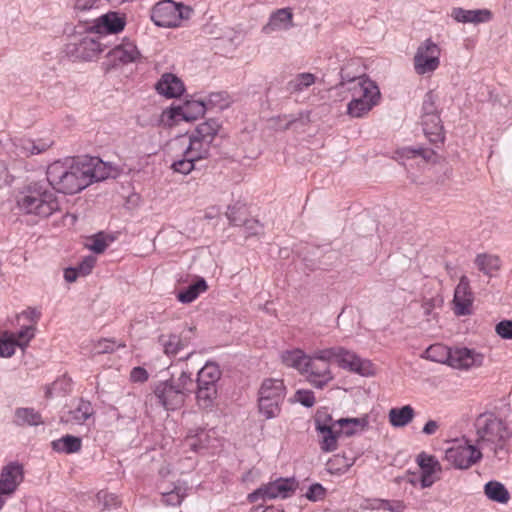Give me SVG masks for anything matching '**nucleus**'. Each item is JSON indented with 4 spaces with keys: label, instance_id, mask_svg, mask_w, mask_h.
Masks as SVG:
<instances>
[{
    "label": "nucleus",
    "instance_id": "nucleus-1",
    "mask_svg": "<svg viewBox=\"0 0 512 512\" xmlns=\"http://www.w3.org/2000/svg\"><path fill=\"white\" fill-rule=\"evenodd\" d=\"M16 204L22 213L43 218L59 210L58 199L45 181H33L25 185L16 196Z\"/></svg>",
    "mask_w": 512,
    "mask_h": 512
},
{
    "label": "nucleus",
    "instance_id": "nucleus-2",
    "mask_svg": "<svg viewBox=\"0 0 512 512\" xmlns=\"http://www.w3.org/2000/svg\"><path fill=\"white\" fill-rule=\"evenodd\" d=\"M47 184L53 190L63 194H75L89 186L81 158L70 162L56 161L47 168Z\"/></svg>",
    "mask_w": 512,
    "mask_h": 512
},
{
    "label": "nucleus",
    "instance_id": "nucleus-3",
    "mask_svg": "<svg viewBox=\"0 0 512 512\" xmlns=\"http://www.w3.org/2000/svg\"><path fill=\"white\" fill-rule=\"evenodd\" d=\"M476 430L475 443L478 448L490 451L498 457L503 451L510 433L502 418L492 412L480 414L474 423Z\"/></svg>",
    "mask_w": 512,
    "mask_h": 512
},
{
    "label": "nucleus",
    "instance_id": "nucleus-4",
    "mask_svg": "<svg viewBox=\"0 0 512 512\" xmlns=\"http://www.w3.org/2000/svg\"><path fill=\"white\" fill-rule=\"evenodd\" d=\"M355 84L348 87L352 92V99L347 105V113L352 117H362L368 113L379 101L380 90L375 82L368 78H353Z\"/></svg>",
    "mask_w": 512,
    "mask_h": 512
},
{
    "label": "nucleus",
    "instance_id": "nucleus-5",
    "mask_svg": "<svg viewBox=\"0 0 512 512\" xmlns=\"http://www.w3.org/2000/svg\"><path fill=\"white\" fill-rule=\"evenodd\" d=\"M107 44L103 42V36L94 33L75 35L63 47V53L73 61H92L104 51Z\"/></svg>",
    "mask_w": 512,
    "mask_h": 512
},
{
    "label": "nucleus",
    "instance_id": "nucleus-6",
    "mask_svg": "<svg viewBox=\"0 0 512 512\" xmlns=\"http://www.w3.org/2000/svg\"><path fill=\"white\" fill-rule=\"evenodd\" d=\"M286 396L283 380L264 379L258 391L259 412L266 418H276L281 412V404Z\"/></svg>",
    "mask_w": 512,
    "mask_h": 512
},
{
    "label": "nucleus",
    "instance_id": "nucleus-7",
    "mask_svg": "<svg viewBox=\"0 0 512 512\" xmlns=\"http://www.w3.org/2000/svg\"><path fill=\"white\" fill-rule=\"evenodd\" d=\"M193 13L191 7L173 0H162L151 10V20L155 25L164 28H174L188 20Z\"/></svg>",
    "mask_w": 512,
    "mask_h": 512
},
{
    "label": "nucleus",
    "instance_id": "nucleus-8",
    "mask_svg": "<svg viewBox=\"0 0 512 512\" xmlns=\"http://www.w3.org/2000/svg\"><path fill=\"white\" fill-rule=\"evenodd\" d=\"M441 50L431 39L422 42L414 55V70L418 75L434 72L440 65Z\"/></svg>",
    "mask_w": 512,
    "mask_h": 512
},
{
    "label": "nucleus",
    "instance_id": "nucleus-9",
    "mask_svg": "<svg viewBox=\"0 0 512 512\" xmlns=\"http://www.w3.org/2000/svg\"><path fill=\"white\" fill-rule=\"evenodd\" d=\"M482 449L478 445L458 444L446 450V460L457 469H468L482 458Z\"/></svg>",
    "mask_w": 512,
    "mask_h": 512
},
{
    "label": "nucleus",
    "instance_id": "nucleus-10",
    "mask_svg": "<svg viewBox=\"0 0 512 512\" xmlns=\"http://www.w3.org/2000/svg\"><path fill=\"white\" fill-rule=\"evenodd\" d=\"M298 483L294 478H279L273 482L262 485L248 495L249 502H256L258 499H274L276 497L288 498L297 488Z\"/></svg>",
    "mask_w": 512,
    "mask_h": 512
},
{
    "label": "nucleus",
    "instance_id": "nucleus-11",
    "mask_svg": "<svg viewBox=\"0 0 512 512\" xmlns=\"http://www.w3.org/2000/svg\"><path fill=\"white\" fill-rule=\"evenodd\" d=\"M126 25V18L118 12L110 11L94 19L85 28L86 32L103 36L107 34H117L121 32Z\"/></svg>",
    "mask_w": 512,
    "mask_h": 512
},
{
    "label": "nucleus",
    "instance_id": "nucleus-12",
    "mask_svg": "<svg viewBox=\"0 0 512 512\" xmlns=\"http://www.w3.org/2000/svg\"><path fill=\"white\" fill-rule=\"evenodd\" d=\"M106 58L108 65L114 68L137 63L141 61L142 55L133 41L123 39L121 43L108 51Z\"/></svg>",
    "mask_w": 512,
    "mask_h": 512
},
{
    "label": "nucleus",
    "instance_id": "nucleus-13",
    "mask_svg": "<svg viewBox=\"0 0 512 512\" xmlns=\"http://www.w3.org/2000/svg\"><path fill=\"white\" fill-rule=\"evenodd\" d=\"M158 403L166 410H175L180 408L186 399L184 392L175 387L170 380L158 382L153 390Z\"/></svg>",
    "mask_w": 512,
    "mask_h": 512
},
{
    "label": "nucleus",
    "instance_id": "nucleus-14",
    "mask_svg": "<svg viewBox=\"0 0 512 512\" xmlns=\"http://www.w3.org/2000/svg\"><path fill=\"white\" fill-rule=\"evenodd\" d=\"M302 374H305L308 382L318 389H322L333 379L330 365L314 359L312 355H308Z\"/></svg>",
    "mask_w": 512,
    "mask_h": 512
},
{
    "label": "nucleus",
    "instance_id": "nucleus-15",
    "mask_svg": "<svg viewBox=\"0 0 512 512\" xmlns=\"http://www.w3.org/2000/svg\"><path fill=\"white\" fill-rule=\"evenodd\" d=\"M24 479V468L19 462H10L0 473V495H12Z\"/></svg>",
    "mask_w": 512,
    "mask_h": 512
},
{
    "label": "nucleus",
    "instance_id": "nucleus-16",
    "mask_svg": "<svg viewBox=\"0 0 512 512\" xmlns=\"http://www.w3.org/2000/svg\"><path fill=\"white\" fill-rule=\"evenodd\" d=\"M474 301L473 293L470 289L469 279L462 276L454 291V313L457 316H466L472 313V304Z\"/></svg>",
    "mask_w": 512,
    "mask_h": 512
},
{
    "label": "nucleus",
    "instance_id": "nucleus-17",
    "mask_svg": "<svg viewBox=\"0 0 512 512\" xmlns=\"http://www.w3.org/2000/svg\"><path fill=\"white\" fill-rule=\"evenodd\" d=\"M81 162L86 178L90 179L89 185L93 182L103 181L112 176V165L103 162L98 157L82 156Z\"/></svg>",
    "mask_w": 512,
    "mask_h": 512
},
{
    "label": "nucleus",
    "instance_id": "nucleus-18",
    "mask_svg": "<svg viewBox=\"0 0 512 512\" xmlns=\"http://www.w3.org/2000/svg\"><path fill=\"white\" fill-rule=\"evenodd\" d=\"M341 356L338 357L337 363L342 369L349 370L361 376H370L373 374L372 363L369 360L360 358L354 352L342 347Z\"/></svg>",
    "mask_w": 512,
    "mask_h": 512
},
{
    "label": "nucleus",
    "instance_id": "nucleus-19",
    "mask_svg": "<svg viewBox=\"0 0 512 512\" xmlns=\"http://www.w3.org/2000/svg\"><path fill=\"white\" fill-rule=\"evenodd\" d=\"M483 355L468 348L449 349L448 365L456 369H469L480 366Z\"/></svg>",
    "mask_w": 512,
    "mask_h": 512
},
{
    "label": "nucleus",
    "instance_id": "nucleus-20",
    "mask_svg": "<svg viewBox=\"0 0 512 512\" xmlns=\"http://www.w3.org/2000/svg\"><path fill=\"white\" fill-rule=\"evenodd\" d=\"M416 462L422 471L420 479L421 487H431L436 481L434 474L441 472V465L439 461L436 459L435 456L429 455L425 452H421L420 454H418Z\"/></svg>",
    "mask_w": 512,
    "mask_h": 512
},
{
    "label": "nucleus",
    "instance_id": "nucleus-21",
    "mask_svg": "<svg viewBox=\"0 0 512 512\" xmlns=\"http://www.w3.org/2000/svg\"><path fill=\"white\" fill-rule=\"evenodd\" d=\"M94 413L91 402L80 399L75 408L70 409L61 416L60 422L67 425H82L89 418L93 417Z\"/></svg>",
    "mask_w": 512,
    "mask_h": 512
},
{
    "label": "nucleus",
    "instance_id": "nucleus-22",
    "mask_svg": "<svg viewBox=\"0 0 512 512\" xmlns=\"http://www.w3.org/2000/svg\"><path fill=\"white\" fill-rule=\"evenodd\" d=\"M294 26L293 13L290 8H282L273 12L262 31L265 34H271L275 31L288 30Z\"/></svg>",
    "mask_w": 512,
    "mask_h": 512
},
{
    "label": "nucleus",
    "instance_id": "nucleus-23",
    "mask_svg": "<svg viewBox=\"0 0 512 512\" xmlns=\"http://www.w3.org/2000/svg\"><path fill=\"white\" fill-rule=\"evenodd\" d=\"M155 89L167 98L179 97L185 90L182 80L172 73L163 74L156 83Z\"/></svg>",
    "mask_w": 512,
    "mask_h": 512
},
{
    "label": "nucleus",
    "instance_id": "nucleus-24",
    "mask_svg": "<svg viewBox=\"0 0 512 512\" xmlns=\"http://www.w3.org/2000/svg\"><path fill=\"white\" fill-rule=\"evenodd\" d=\"M451 17L460 23L480 24L489 22L492 12L488 9L466 10L458 7L452 10Z\"/></svg>",
    "mask_w": 512,
    "mask_h": 512
},
{
    "label": "nucleus",
    "instance_id": "nucleus-25",
    "mask_svg": "<svg viewBox=\"0 0 512 512\" xmlns=\"http://www.w3.org/2000/svg\"><path fill=\"white\" fill-rule=\"evenodd\" d=\"M206 111V105L203 101H187L183 106L172 108L171 117H181L185 121H193L203 116Z\"/></svg>",
    "mask_w": 512,
    "mask_h": 512
},
{
    "label": "nucleus",
    "instance_id": "nucleus-26",
    "mask_svg": "<svg viewBox=\"0 0 512 512\" xmlns=\"http://www.w3.org/2000/svg\"><path fill=\"white\" fill-rule=\"evenodd\" d=\"M190 340L191 337L184 334H162L158 337V342L167 356H175L180 350L189 345Z\"/></svg>",
    "mask_w": 512,
    "mask_h": 512
},
{
    "label": "nucleus",
    "instance_id": "nucleus-27",
    "mask_svg": "<svg viewBox=\"0 0 512 512\" xmlns=\"http://www.w3.org/2000/svg\"><path fill=\"white\" fill-rule=\"evenodd\" d=\"M425 136L431 143H442L444 140L443 125L440 115L421 116Z\"/></svg>",
    "mask_w": 512,
    "mask_h": 512
},
{
    "label": "nucleus",
    "instance_id": "nucleus-28",
    "mask_svg": "<svg viewBox=\"0 0 512 512\" xmlns=\"http://www.w3.org/2000/svg\"><path fill=\"white\" fill-rule=\"evenodd\" d=\"M52 144V141H46L41 139L37 141H33L31 139H19L15 143V146L20 155L28 157L46 151L48 148L52 146Z\"/></svg>",
    "mask_w": 512,
    "mask_h": 512
},
{
    "label": "nucleus",
    "instance_id": "nucleus-29",
    "mask_svg": "<svg viewBox=\"0 0 512 512\" xmlns=\"http://www.w3.org/2000/svg\"><path fill=\"white\" fill-rule=\"evenodd\" d=\"M51 446L52 449L56 452L73 454L81 450L82 440L80 437L67 434L57 440L52 441Z\"/></svg>",
    "mask_w": 512,
    "mask_h": 512
},
{
    "label": "nucleus",
    "instance_id": "nucleus-30",
    "mask_svg": "<svg viewBox=\"0 0 512 512\" xmlns=\"http://www.w3.org/2000/svg\"><path fill=\"white\" fill-rule=\"evenodd\" d=\"M415 416V411L412 406L405 405L400 408H392L389 411L388 417L393 427H405L412 422Z\"/></svg>",
    "mask_w": 512,
    "mask_h": 512
},
{
    "label": "nucleus",
    "instance_id": "nucleus-31",
    "mask_svg": "<svg viewBox=\"0 0 512 512\" xmlns=\"http://www.w3.org/2000/svg\"><path fill=\"white\" fill-rule=\"evenodd\" d=\"M14 423L17 426H38L43 423L41 414L33 408H17L14 413Z\"/></svg>",
    "mask_w": 512,
    "mask_h": 512
},
{
    "label": "nucleus",
    "instance_id": "nucleus-32",
    "mask_svg": "<svg viewBox=\"0 0 512 512\" xmlns=\"http://www.w3.org/2000/svg\"><path fill=\"white\" fill-rule=\"evenodd\" d=\"M336 423L340 426L341 432L350 437L358 431L365 430L369 422L368 417L365 416L360 418H341Z\"/></svg>",
    "mask_w": 512,
    "mask_h": 512
},
{
    "label": "nucleus",
    "instance_id": "nucleus-33",
    "mask_svg": "<svg viewBox=\"0 0 512 512\" xmlns=\"http://www.w3.org/2000/svg\"><path fill=\"white\" fill-rule=\"evenodd\" d=\"M208 289L207 282L204 278L199 277L197 281L191 285H189L186 289L180 291L177 294V299L181 303H191L193 302L201 293L205 292Z\"/></svg>",
    "mask_w": 512,
    "mask_h": 512
},
{
    "label": "nucleus",
    "instance_id": "nucleus-34",
    "mask_svg": "<svg viewBox=\"0 0 512 512\" xmlns=\"http://www.w3.org/2000/svg\"><path fill=\"white\" fill-rule=\"evenodd\" d=\"M484 493L488 499L505 504L510 499V494L506 487L498 481H489L484 486Z\"/></svg>",
    "mask_w": 512,
    "mask_h": 512
},
{
    "label": "nucleus",
    "instance_id": "nucleus-35",
    "mask_svg": "<svg viewBox=\"0 0 512 512\" xmlns=\"http://www.w3.org/2000/svg\"><path fill=\"white\" fill-rule=\"evenodd\" d=\"M478 269L487 276H493L500 269L501 261L498 256L490 254H479L475 259Z\"/></svg>",
    "mask_w": 512,
    "mask_h": 512
},
{
    "label": "nucleus",
    "instance_id": "nucleus-36",
    "mask_svg": "<svg viewBox=\"0 0 512 512\" xmlns=\"http://www.w3.org/2000/svg\"><path fill=\"white\" fill-rule=\"evenodd\" d=\"M316 77L312 73H300L291 79L287 85L286 90L291 93H300L315 83Z\"/></svg>",
    "mask_w": 512,
    "mask_h": 512
},
{
    "label": "nucleus",
    "instance_id": "nucleus-37",
    "mask_svg": "<svg viewBox=\"0 0 512 512\" xmlns=\"http://www.w3.org/2000/svg\"><path fill=\"white\" fill-rule=\"evenodd\" d=\"M306 355L302 350L295 349L291 351H285L281 354L282 362L289 367L297 369L301 374L305 366Z\"/></svg>",
    "mask_w": 512,
    "mask_h": 512
},
{
    "label": "nucleus",
    "instance_id": "nucleus-38",
    "mask_svg": "<svg viewBox=\"0 0 512 512\" xmlns=\"http://www.w3.org/2000/svg\"><path fill=\"white\" fill-rule=\"evenodd\" d=\"M195 396L197 405L200 409L211 410L216 403L218 389H211L210 387H208V389H196Z\"/></svg>",
    "mask_w": 512,
    "mask_h": 512
},
{
    "label": "nucleus",
    "instance_id": "nucleus-39",
    "mask_svg": "<svg viewBox=\"0 0 512 512\" xmlns=\"http://www.w3.org/2000/svg\"><path fill=\"white\" fill-rule=\"evenodd\" d=\"M317 432L322 435L320 448L323 452H332L337 449L338 438L342 434L341 430L336 431L334 430V427H331L324 429L322 428V430Z\"/></svg>",
    "mask_w": 512,
    "mask_h": 512
},
{
    "label": "nucleus",
    "instance_id": "nucleus-40",
    "mask_svg": "<svg viewBox=\"0 0 512 512\" xmlns=\"http://www.w3.org/2000/svg\"><path fill=\"white\" fill-rule=\"evenodd\" d=\"M219 127L220 125L217 120L209 119L199 124L191 135H194L200 139H204L206 142L212 143L219 130Z\"/></svg>",
    "mask_w": 512,
    "mask_h": 512
},
{
    "label": "nucleus",
    "instance_id": "nucleus-41",
    "mask_svg": "<svg viewBox=\"0 0 512 512\" xmlns=\"http://www.w3.org/2000/svg\"><path fill=\"white\" fill-rule=\"evenodd\" d=\"M114 238L104 232H99L87 239L86 247L96 254L103 253Z\"/></svg>",
    "mask_w": 512,
    "mask_h": 512
},
{
    "label": "nucleus",
    "instance_id": "nucleus-42",
    "mask_svg": "<svg viewBox=\"0 0 512 512\" xmlns=\"http://www.w3.org/2000/svg\"><path fill=\"white\" fill-rule=\"evenodd\" d=\"M353 464V459L337 454L327 462V470L331 474H342L347 472Z\"/></svg>",
    "mask_w": 512,
    "mask_h": 512
},
{
    "label": "nucleus",
    "instance_id": "nucleus-43",
    "mask_svg": "<svg viewBox=\"0 0 512 512\" xmlns=\"http://www.w3.org/2000/svg\"><path fill=\"white\" fill-rule=\"evenodd\" d=\"M168 380H170V382L173 383L177 389L182 390L186 397L191 393V386L193 384L191 372L182 370L177 377L172 375Z\"/></svg>",
    "mask_w": 512,
    "mask_h": 512
},
{
    "label": "nucleus",
    "instance_id": "nucleus-44",
    "mask_svg": "<svg viewBox=\"0 0 512 512\" xmlns=\"http://www.w3.org/2000/svg\"><path fill=\"white\" fill-rule=\"evenodd\" d=\"M424 357L433 362L447 363L449 357V349L443 345H431L424 352Z\"/></svg>",
    "mask_w": 512,
    "mask_h": 512
},
{
    "label": "nucleus",
    "instance_id": "nucleus-45",
    "mask_svg": "<svg viewBox=\"0 0 512 512\" xmlns=\"http://www.w3.org/2000/svg\"><path fill=\"white\" fill-rule=\"evenodd\" d=\"M221 375L222 372L219 366L214 362H207L205 366L202 367L197 374V376H199L200 378H203L215 384L218 383V381L221 378Z\"/></svg>",
    "mask_w": 512,
    "mask_h": 512
},
{
    "label": "nucleus",
    "instance_id": "nucleus-46",
    "mask_svg": "<svg viewBox=\"0 0 512 512\" xmlns=\"http://www.w3.org/2000/svg\"><path fill=\"white\" fill-rule=\"evenodd\" d=\"M342 352V347L336 346V347H330L326 349H321L315 351L312 356L314 359L320 361V362H326L330 365V362L332 360H335L337 362L338 357L341 356L340 353Z\"/></svg>",
    "mask_w": 512,
    "mask_h": 512
},
{
    "label": "nucleus",
    "instance_id": "nucleus-47",
    "mask_svg": "<svg viewBox=\"0 0 512 512\" xmlns=\"http://www.w3.org/2000/svg\"><path fill=\"white\" fill-rule=\"evenodd\" d=\"M332 421H333L332 416L327 411V409L322 408V409L317 410L315 418H314L316 431H320V430H322V428L324 429V428L334 427V425L337 423H336V421L335 422H332Z\"/></svg>",
    "mask_w": 512,
    "mask_h": 512
},
{
    "label": "nucleus",
    "instance_id": "nucleus-48",
    "mask_svg": "<svg viewBox=\"0 0 512 512\" xmlns=\"http://www.w3.org/2000/svg\"><path fill=\"white\" fill-rule=\"evenodd\" d=\"M436 101L437 95L433 91L425 94L422 104V116L439 115Z\"/></svg>",
    "mask_w": 512,
    "mask_h": 512
},
{
    "label": "nucleus",
    "instance_id": "nucleus-49",
    "mask_svg": "<svg viewBox=\"0 0 512 512\" xmlns=\"http://www.w3.org/2000/svg\"><path fill=\"white\" fill-rule=\"evenodd\" d=\"M289 401L291 403H300L304 407L310 408L315 404V396L311 390L299 389Z\"/></svg>",
    "mask_w": 512,
    "mask_h": 512
},
{
    "label": "nucleus",
    "instance_id": "nucleus-50",
    "mask_svg": "<svg viewBox=\"0 0 512 512\" xmlns=\"http://www.w3.org/2000/svg\"><path fill=\"white\" fill-rule=\"evenodd\" d=\"M97 501L102 504L103 509L116 508L121 503L117 495L104 490L97 493Z\"/></svg>",
    "mask_w": 512,
    "mask_h": 512
},
{
    "label": "nucleus",
    "instance_id": "nucleus-51",
    "mask_svg": "<svg viewBox=\"0 0 512 512\" xmlns=\"http://www.w3.org/2000/svg\"><path fill=\"white\" fill-rule=\"evenodd\" d=\"M16 346L22 347V343H17L14 336L0 338V356L11 357L15 353Z\"/></svg>",
    "mask_w": 512,
    "mask_h": 512
},
{
    "label": "nucleus",
    "instance_id": "nucleus-52",
    "mask_svg": "<svg viewBox=\"0 0 512 512\" xmlns=\"http://www.w3.org/2000/svg\"><path fill=\"white\" fill-rule=\"evenodd\" d=\"M211 142H206L204 139H200L194 135L189 137V145L188 147L196 153L201 154L203 157L207 158L209 155V148Z\"/></svg>",
    "mask_w": 512,
    "mask_h": 512
},
{
    "label": "nucleus",
    "instance_id": "nucleus-53",
    "mask_svg": "<svg viewBox=\"0 0 512 512\" xmlns=\"http://www.w3.org/2000/svg\"><path fill=\"white\" fill-rule=\"evenodd\" d=\"M184 496L182 488L175 487L172 491L162 493V502L168 506H177L182 502Z\"/></svg>",
    "mask_w": 512,
    "mask_h": 512
},
{
    "label": "nucleus",
    "instance_id": "nucleus-54",
    "mask_svg": "<svg viewBox=\"0 0 512 512\" xmlns=\"http://www.w3.org/2000/svg\"><path fill=\"white\" fill-rule=\"evenodd\" d=\"M125 347L124 343L115 344L113 340L110 339H102L95 344L93 351L95 354H104V353H112L116 350V348Z\"/></svg>",
    "mask_w": 512,
    "mask_h": 512
},
{
    "label": "nucleus",
    "instance_id": "nucleus-55",
    "mask_svg": "<svg viewBox=\"0 0 512 512\" xmlns=\"http://www.w3.org/2000/svg\"><path fill=\"white\" fill-rule=\"evenodd\" d=\"M325 496L326 489L320 483L310 485L305 493V497L312 502L320 501L324 499Z\"/></svg>",
    "mask_w": 512,
    "mask_h": 512
},
{
    "label": "nucleus",
    "instance_id": "nucleus-56",
    "mask_svg": "<svg viewBox=\"0 0 512 512\" xmlns=\"http://www.w3.org/2000/svg\"><path fill=\"white\" fill-rule=\"evenodd\" d=\"M195 168V165L192 163V159H186L184 156L174 161L171 165V169L176 172L183 175L189 174L193 169Z\"/></svg>",
    "mask_w": 512,
    "mask_h": 512
},
{
    "label": "nucleus",
    "instance_id": "nucleus-57",
    "mask_svg": "<svg viewBox=\"0 0 512 512\" xmlns=\"http://www.w3.org/2000/svg\"><path fill=\"white\" fill-rule=\"evenodd\" d=\"M496 333L504 339H512V320H503L495 327Z\"/></svg>",
    "mask_w": 512,
    "mask_h": 512
},
{
    "label": "nucleus",
    "instance_id": "nucleus-58",
    "mask_svg": "<svg viewBox=\"0 0 512 512\" xmlns=\"http://www.w3.org/2000/svg\"><path fill=\"white\" fill-rule=\"evenodd\" d=\"M34 326H26L22 328L15 338L17 343H22V347L26 346L28 342L34 337Z\"/></svg>",
    "mask_w": 512,
    "mask_h": 512
},
{
    "label": "nucleus",
    "instance_id": "nucleus-59",
    "mask_svg": "<svg viewBox=\"0 0 512 512\" xmlns=\"http://www.w3.org/2000/svg\"><path fill=\"white\" fill-rule=\"evenodd\" d=\"M407 508V505L402 500H383L382 509L388 510L390 512H404Z\"/></svg>",
    "mask_w": 512,
    "mask_h": 512
},
{
    "label": "nucleus",
    "instance_id": "nucleus-60",
    "mask_svg": "<svg viewBox=\"0 0 512 512\" xmlns=\"http://www.w3.org/2000/svg\"><path fill=\"white\" fill-rule=\"evenodd\" d=\"M95 263L96 258L94 256H87L76 267L78 268L81 276H86L92 271Z\"/></svg>",
    "mask_w": 512,
    "mask_h": 512
},
{
    "label": "nucleus",
    "instance_id": "nucleus-61",
    "mask_svg": "<svg viewBox=\"0 0 512 512\" xmlns=\"http://www.w3.org/2000/svg\"><path fill=\"white\" fill-rule=\"evenodd\" d=\"M226 97L227 94L224 92L211 93L208 102L220 109H224L229 105Z\"/></svg>",
    "mask_w": 512,
    "mask_h": 512
},
{
    "label": "nucleus",
    "instance_id": "nucleus-62",
    "mask_svg": "<svg viewBox=\"0 0 512 512\" xmlns=\"http://www.w3.org/2000/svg\"><path fill=\"white\" fill-rule=\"evenodd\" d=\"M383 500L380 498H367L360 504L362 510H379L383 507Z\"/></svg>",
    "mask_w": 512,
    "mask_h": 512
},
{
    "label": "nucleus",
    "instance_id": "nucleus-63",
    "mask_svg": "<svg viewBox=\"0 0 512 512\" xmlns=\"http://www.w3.org/2000/svg\"><path fill=\"white\" fill-rule=\"evenodd\" d=\"M148 377H149V375H148V372L146 371V369H144L143 367H140V366L134 367L130 373V379L133 382L143 383V382L147 381Z\"/></svg>",
    "mask_w": 512,
    "mask_h": 512
},
{
    "label": "nucleus",
    "instance_id": "nucleus-64",
    "mask_svg": "<svg viewBox=\"0 0 512 512\" xmlns=\"http://www.w3.org/2000/svg\"><path fill=\"white\" fill-rule=\"evenodd\" d=\"M242 225H244L249 235H257L262 230V226L255 219L243 220Z\"/></svg>",
    "mask_w": 512,
    "mask_h": 512
}]
</instances>
